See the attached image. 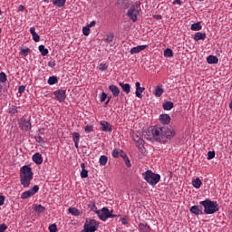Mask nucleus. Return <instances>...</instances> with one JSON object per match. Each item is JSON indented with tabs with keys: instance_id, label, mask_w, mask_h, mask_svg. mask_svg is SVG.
Wrapping results in <instances>:
<instances>
[{
	"instance_id": "f03ea898",
	"label": "nucleus",
	"mask_w": 232,
	"mask_h": 232,
	"mask_svg": "<svg viewBox=\"0 0 232 232\" xmlns=\"http://www.w3.org/2000/svg\"><path fill=\"white\" fill-rule=\"evenodd\" d=\"M145 139H147V140H156L157 142H161L160 127H149L145 131Z\"/></svg>"
},
{
	"instance_id": "9b49d317",
	"label": "nucleus",
	"mask_w": 232,
	"mask_h": 232,
	"mask_svg": "<svg viewBox=\"0 0 232 232\" xmlns=\"http://www.w3.org/2000/svg\"><path fill=\"white\" fill-rule=\"evenodd\" d=\"M54 97L59 101V102H64L66 99V91H64V90L55 91Z\"/></svg>"
},
{
	"instance_id": "4be33fe9",
	"label": "nucleus",
	"mask_w": 232,
	"mask_h": 232,
	"mask_svg": "<svg viewBox=\"0 0 232 232\" xmlns=\"http://www.w3.org/2000/svg\"><path fill=\"white\" fill-rule=\"evenodd\" d=\"M190 213L193 215H202V210H200V208L198 206H192L189 209Z\"/></svg>"
},
{
	"instance_id": "f3484780",
	"label": "nucleus",
	"mask_w": 232,
	"mask_h": 232,
	"mask_svg": "<svg viewBox=\"0 0 232 232\" xmlns=\"http://www.w3.org/2000/svg\"><path fill=\"white\" fill-rule=\"evenodd\" d=\"M33 162L38 165L43 164V156L41 155V153L36 152L33 155Z\"/></svg>"
},
{
	"instance_id": "393cba45",
	"label": "nucleus",
	"mask_w": 232,
	"mask_h": 232,
	"mask_svg": "<svg viewBox=\"0 0 232 232\" xmlns=\"http://www.w3.org/2000/svg\"><path fill=\"white\" fill-rule=\"evenodd\" d=\"M53 5L55 6H58L59 8H62V6H64L66 5V0H52Z\"/></svg>"
},
{
	"instance_id": "864d4df0",
	"label": "nucleus",
	"mask_w": 232,
	"mask_h": 232,
	"mask_svg": "<svg viewBox=\"0 0 232 232\" xmlns=\"http://www.w3.org/2000/svg\"><path fill=\"white\" fill-rule=\"evenodd\" d=\"M24 90H26V87L24 85H21L18 88V93H24Z\"/></svg>"
},
{
	"instance_id": "a18cd8bd",
	"label": "nucleus",
	"mask_w": 232,
	"mask_h": 232,
	"mask_svg": "<svg viewBox=\"0 0 232 232\" xmlns=\"http://www.w3.org/2000/svg\"><path fill=\"white\" fill-rule=\"evenodd\" d=\"M49 231L50 232H57V225H55V224L50 225Z\"/></svg>"
},
{
	"instance_id": "6ab92c4d",
	"label": "nucleus",
	"mask_w": 232,
	"mask_h": 232,
	"mask_svg": "<svg viewBox=\"0 0 232 232\" xmlns=\"http://www.w3.org/2000/svg\"><path fill=\"white\" fill-rule=\"evenodd\" d=\"M81 139V134H79V132H73L72 133V140H73V142H74V146L75 148H79V140Z\"/></svg>"
},
{
	"instance_id": "4c0bfd02",
	"label": "nucleus",
	"mask_w": 232,
	"mask_h": 232,
	"mask_svg": "<svg viewBox=\"0 0 232 232\" xmlns=\"http://www.w3.org/2000/svg\"><path fill=\"white\" fill-rule=\"evenodd\" d=\"M173 56V50L167 48L164 51V57H172Z\"/></svg>"
},
{
	"instance_id": "bb28decb",
	"label": "nucleus",
	"mask_w": 232,
	"mask_h": 232,
	"mask_svg": "<svg viewBox=\"0 0 232 232\" xmlns=\"http://www.w3.org/2000/svg\"><path fill=\"white\" fill-rule=\"evenodd\" d=\"M192 185L196 188V189H200V186H202V180L197 178L192 180Z\"/></svg>"
},
{
	"instance_id": "5fc2aeb1",
	"label": "nucleus",
	"mask_w": 232,
	"mask_h": 232,
	"mask_svg": "<svg viewBox=\"0 0 232 232\" xmlns=\"http://www.w3.org/2000/svg\"><path fill=\"white\" fill-rule=\"evenodd\" d=\"M18 111L17 108H13L9 111V113H11V115H15Z\"/></svg>"
},
{
	"instance_id": "2eb2a0df",
	"label": "nucleus",
	"mask_w": 232,
	"mask_h": 232,
	"mask_svg": "<svg viewBox=\"0 0 232 232\" xmlns=\"http://www.w3.org/2000/svg\"><path fill=\"white\" fill-rule=\"evenodd\" d=\"M110 92H111L113 97H119L121 90L116 85L112 84L109 86Z\"/></svg>"
},
{
	"instance_id": "c85d7f7f",
	"label": "nucleus",
	"mask_w": 232,
	"mask_h": 232,
	"mask_svg": "<svg viewBox=\"0 0 232 232\" xmlns=\"http://www.w3.org/2000/svg\"><path fill=\"white\" fill-rule=\"evenodd\" d=\"M100 166H106L108 164V157L106 155H102L99 160Z\"/></svg>"
},
{
	"instance_id": "412c9836",
	"label": "nucleus",
	"mask_w": 232,
	"mask_h": 232,
	"mask_svg": "<svg viewBox=\"0 0 232 232\" xmlns=\"http://www.w3.org/2000/svg\"><path fill=\"white\" fill-rule=\"evenodd\" d=\"M119 84L121 90H123V92H125L127 94L130 93V92H131V85H130L129 83L120 82Z\"/></svg>"
},
{
	"instance_id": "cd10ccee",
	"label": "nucleus",
	"mask_w": 232,
	"mask_h": 232,
	"mask_svg": "<svg viewBox=\"0 0 232 232\" xmlns=\"http://www.w3.org/2000/svg\"><path fill=\"white\" fill-rule=\"evenodd\" d=\"M69 213H71V215H73L74 217L81 216V210L75 208H69Z\"/></svg>"
},
{
	"instance_id": "2f4dec72",
	"label": "nucleus",
	"mask_w": 232,
	"mask_h": 232,
	"mask_svg": "<svg viewBox=\"0 0 232 232\" xmlns=\"http://www.w3.org/2000/svg\"><path fill=\"white\" fill-rule=\"evenodd\" d=\"M144 90H146V88L144 87H140L138 89H136V97H138V99H142V93L144 92Z\"/></svg>"
},
{
	"instance_id": "39448f33",
	"label": "nucleus",
	"mask_w": 232,
	"mask_h": 232,
	"mask_svg": "<svg viewBox=\"0 0 232 232\" xmlns=\"http://www.w3.org/2000/svg\"><path fill=\"white\" fill-rule=\"evenodd\" d=\"M161 142L162 140H171L175 137V130L172 128L167 126L160 127Z\"/></svg>"
},
{
	"instance_id": "dca6fc26",
	"label": "nucleus",
	"mask_w": 232,
	"mask_h": 232,
	"mask_svg": "<svg viewBox=\"0 0 232 232\" xmlns=\"http://www.w3.org/2000/svg\"><path fill=\"white\" fill-rule=\"evenodd\" d=\"M146 48H148V45H138L130 49V53L131 55H133L134 53H139L140 52L146 50Z\"/></svg>"
},
{
	"instance_id": "ddd939ff",
	"label": "nucleus",
	"mask_w": 232,
	"mask_h": 232,
	"mask_svg": "<svg viewBox=\"0 0 232 232\" xmlns=\"http://www.w3.org/2000/svg\"><path fill=\"white\" fill-rule=\"evenodd\" d=\"M34 139L36 142H43V144H44V142H46V140H44V129H40Z\"/></svg>"
},
{
	"instance_id": "4d7b16f0",
	"label": "nucleus",
	"mask_w": 232,
	"mask_h": 232,
	"mask_svg": "<svg viewBox=\"0 0 232 232\" xmlns=\"http://www.w3.org/2000/svg\"><path fill=\"white\" fill-rule=\"evenodd\" d=\"M113 213V210H111V212H110V217H109V218H116V217H121V215H115V214H112Z\"/></svg>"
},
{
	"instance_id": "c756f323",
	"label": "nucleus",
	"mask_w": 232,
	"mask_h": 232,
	"mask_svg": "<svg viewBox=\"0 0 232 232\" xmlns=\"http://www.w3.org/2000/svg\"><path fill=\"white\" fill-rule=\"evenodd\" d=\"M34 209L36 211V213H44V211H46V208L43 207L42 205H34Z\"/></svg>"
},
{
	"instance_id": "7ed1b4c3",
	"label": "nucleus",
	"mask_w": 232,
	"mask_h": 232,
	"mask_svg": "<svg viewBox=\"0 0 232 232\" xmlns=\"http://www.w3.org/2000/svg\"><path fill=\"white\" fill-rule=\"evenodd\" d=\"M201 206L204 208V213L206 215H213L218 211V203L217 201H211L210 199H206L200 202Z\"/></svg>"
},
{
	"instance_id": "9d476101",
	"label": "nucleus",
	"mask_w": 232,
	"mask_h": 232,
	"mask_svg": "<svg viewBox=\"0 0 232 232\" xmlns=\"http://www.w3.org/2000/svg\"><path fill=\"white\" fill-rule=\"evenodd\" d=\"M110 213L111 211L110 209H108V208H102V210L97 211L99 218L102 219L103 222H106V220L110 218Z\"/></svg>"
},
{
	"instance_id": "f257e3e1",
	"label": "nucleus",
	"mask_w": 232,
	"mask_h": 232,
	"mask_svg": "<svg viewBox=\"0 0 232 232\" xmlns=\"http://www.w3.org/2000/svg\"><path fill=\"white\" fill-rule=\"evenodd\" d=\"M34 179L32 168L24 165L20 169V183L24 188H30V182Z\"/></svg>"
},
{
	"instance_id": "6e6552de",
	"label": "nucleus",
	"mask_w": 232,
	"mask_h": 232,
	"mask_svg": "<svg viewBox=\"0 0 232 232\" xmlns=\"http://www.w3.org/2000/svg\"><path fill=\"white\" fill-rule=\"evenodd\" d=\"M19 128L24 130V131H28L32 130V122H30V118L22 117L18 121Z\"/></svg>"
},
{
	"instance_id": "de8ad7c7",
	"label": "nucleus",
	"mask_w": 232,
	"mask_h": 232,
	"mask_svg": "<svg viewBox=\"0 0 232 232\" xmlns=\"http://www.w3.org/2000/svg\"><path fill=\"white\" fill-rule=\"evenodd\" d=\"M211 159H215V151L208 152V160H211Z\"/></svg>"
},
{
	"instance_id": "e2e57ef3",
	"label": "nucleus",
	"mask_w": 232,
	"mask_h": 232,
	"mask_svg": "<svg viewBox=\"0 0 232 232\" xmlns=\"http://www.w3.org/2000/svg\"><path fill=\"white\" fill-rule=\"evenodd\" d=\"M30 33L32 34V35H34L35 33V27H31L30 28Z\"/></svg>"
},
{
	"instance_id": "774afa93",
	"label": "nucleus",
	"mask_w": 232,
	"mask_h": 232,
	"mask_svg": "<svg viewBox=\"0 0 232 232\" xmlns=\"http://www.w3.org/2000/svg\"><path fill=\"white\" fill-rule=\"evenodd\" d=\"M174 3H176V5H182V1L180 0H175Z\"/></svg>"
},
{
	"instance_id": "f8f14e48",
	"label": "nucleus",
	"mask_w": 232,
	"mask_h": 232,
	"mask_svg": "<svg viewBox=\"0 0 232 232\" xmlns=\"http://www.w3.org/2000/svg\"><path fill=\"white\" fill-rule=\"evenodd\" d=\"M132 140L135 142V144L139 150H142V148H144V140H142V138H140V136L133 135Z\"/></svg>"
},
{
	"instance_id": "1a4fd4ad",
	"label": "nucleus",
	"mask_w": 232,
	"mask_h": 232,
	"mask_svg": "<svg viewBox=\"0 0 232 232\" xmlns=\"http://www.w3.org/2000/svg\"><path fill=\"white\" fill-rule=\"evenodd\" d=\"M37 191H39V186L35 185L31 189L22 193V195H21L22 200H26V198H30V197H34V195H35V193H37Z\"/></svg>"
},
{
	"instance_id": "79ce46f5",
	"label": "nucleus",
	"mask_w": 232,
	"mask_h": 232,
	"mask_svg": "<svg viewBox=\"0 0 232 232\" xmlns=\"http://www.w3.org/2000/svg\"><path fill=\"white\" fill-rule=\"evenodd\" d=\"M81 178L82 179H88V170L87 169H82Z\"/></svg>"
},
{
	"instance_id": "423d86ee",
	"label": "nucleus",
	"mask_w": 232,
	"mask_h": 232,
	"mask_svg": "<svg viewBox=\"0 0 232 232\" xmlns=\"http://www.w3.org/2000/svg\"><path fill=\"white\" fill-rule=\"evenodd\" d=\"M99 229V223L95 219L86 220L81 232H95Z\"/></svg>"
},
{
	"instance_id": "e433bc0d",
	"label": "nucleus",
	"mask_w": 232,
	"mask_h": 232,
	"mask_svg": "<svg viewBox=\"0 0 232 232\" xmlns=\"http://www.w3.org/2000/svg\"><path fill=\"white\" fill-rule=\"evenodd\" d=\"M89 208H91L92 211H93L97 215V211H99V210L97 209V206L95 205V202L91 201L89 203Z\"/></svg>"
},
{
	"instance_id": "8fccbe9b",
	"label": "nucleus",
	"mask_w": 232,
	"mask_h": 232,
	"mask_svg": "<svg viewBox=\"0 0 232 232\" xmlns=\"http://www.w3.org/2000/svg\"><path fill=\"white\" fill-rule=\"evenodd\" d=\"M7 229H8V227L6 226V224L3 223L0 225V232H5Z\"/></svg>"
},
{
	"instance_id": "aec40b11",
	"label": "nucleus",
	"mask_w": 232,
	"mask_h": 232,
	"mask_svg": "<svg viewBox=\"0 0 232 232\" xmlns=\"http://www.w3.org/2000/svg\"><path fill=\"white\" fill-rule=\"evenodd\" d=\"M206 39V33L198 32L194 35V41H204Z\"/></svg>"
},
{
	"instance_id": "a19ab883",
	"label": "nucleus",
	"mask_w": 232,
	"mask_h": 232,
	"mask_svg": "<svg viewBox=\"0 0 232 232\" xmlns=\"http://www.w3.org/2000/svg\"><path fill=\"white\" fill-rule=\"evenodd\" d=\"M82 34H83V35H90V26H84L83 28H82Z\"/></svg>"
},
{
	"instance_id": "37998d69",
	"label": "nucleus",
	"mask_w": 232,
	"mask_h": 232,
	"mask_svg": "<svg viewBox=\"0 0 232 232\" xmlns=\"http://www.w3.org/2000/svg\"><path fill=\"white\" fill-rule=\"evenodd\" d=\"M21 53L22 55H24V57H26V55H28V53H30V49L29 48H23L21 49Z\"/></svg>"
},
{
	"instance_id": "7c9ffc66",
	"label": "nucleus",
	"mask_w": 232,
	"mask_h": 232,
	"mask_svg": "<svg viewBox=\"0 0 232 232\" xmlns=\"http://www.w3.org/2000/svg\"><path fill=\"white\" fill-rule=\"evenodd\" d=\"M57 82H59V80L57 79V76L49 77L48 84H50V86H53V84H57Z\"/></svg>"
},
{
	"instance_id": "c03bdc74",
	"label": "nucleus",
	"mask_w": 232,
	"mask_h": 232,
	"mask_svg": "<svg viewBox=\"0 0 232 232\" xmlns=\"http://www.w3.org/2000/svg\"><path fill=\"white\" fill-rule=\"evenodd\" d=\"M92 131H93V125H86L85 132L86 133H92Z\"/></svg>"
},
{
	"instance_id": "0e129e2a",
	"label": "nucleus",
	"mask_w": 232,
	"mask_h": 232,
	"mask_svg": "<svg viewBox=\"0 0 232 232\" xmlns=\"http://www.w3.org/2000/svg\"><path fill=\"white\" fill-rule=\"evenodd\" d=\"M121 224H123L125 226V224H128V221L126 220L125 218H121Z\"/></svg>"
},
{
	"instance_id": "6e6d98bb",
	"label": "nucleus",
	"mask_w": 232,
	"mask_h": 232,
	"mask_svg": "<svg viewBox=\"0 0 232 232\" xmlns=\"http://www.w3.org/2000/svg\"><path fill=\"white\" fill-rule=\"evenodd\" d=\"M120 157H121V159H123V160H124L126 159V157H128V155H126V153L124 151L120 150Z\"/></svg>"
},
{
	"instance_id": "f704fd0d",
	"label": "nucleus",
	"mask_w": 232,
	"mask_h": 232,
	"mask_svg": "<svg viewBox=\"0 0 232 232\" xmlns=\"http://www.w3.org/2000/svg\"><path fill=\"white\" fill-rule=\"evenodd\" d=\"M160 122L161 124H169L171 122V117H160Z\"/></svg>"
},
{
	"instance_id": "13d9d810",
	"label": "nucleus",
	"mask_w": 232,
	"mask_h": 232,
	"mask_svg": "<svg viewBox=\"0 0 232 232\" xmlns=\"http://www.w3.org/2000/svg\"><path fill=\"white\" fill-rule=\"evenodd\" d=\"M5 205V196H0V206Z\"/></svg>"
},
{
	"instance_id": "4468645a",
	"label": "nucleus",
	"mask_w": 232,
	"mask_h": 232,
	"mask_svg": "<svg viewBox=\"0 0 232 232\" xmlns=\"http://www.w3.org/2000/svg\"><path fill=\"white\" fill-rule=\"evenodd\" d=\"M101 126H102V131H105V132H111L113 131V129L111 128V125L108 122V121H101Z\"/></svg>"
},
{
	"instance_id": "a878e982",
	"label": "nucleus",
	"mask_w": 232,
	"mask_h": 232,
	"mask_svg": "<svg viewBox=\"0 0 232 232\" xmlns=\"http://www.w3.org/2000/svg\"><path fill=\"white\" fill-rule=\"evenodd\" d=\"M190 28L193 32H198V30H202V25L200 24V22H198L192 24Z\"/></svg>"
},
{
	"instance_id": "09e8293b",
	"label": "nucleus",
	"mask_w": 232,
	"mask_h": 232,
	"mask_svg": "<svg viewBox=\"0 0 232 232\" xmlns=\"http://www.w3.org/2000/svg\"><path fill=\"white\" fill-rule=\"evenodd\" d=\"M33 39H34V43H39V41H41V36H39V34H37V33H36V34H33Z\"/></svg>"
},
{
	"instance_id": "a211bd4d",
	"label": "nucleus",
	"mask_w": 232,
	"mask_h": 232,
	"mask_svg": "<svg viewBox=\"0 0 232 232\" xmlns=\"http://www.w3.org/2000/svg\"><path fill=\"white\" fill-rule=\"evenodd\" d=\"M139 229H140V231H143V232H150L151 231V227H150V225H148L146 223L145 224L140 223Z\"/></svg>"
},
{
	"instance_id": "603ef678",
	"label": "nucleus",
	"mask_w": 232,
	"mask_h": 232,
	"mask_svg": "<svg viewBox=\"0 0 232 232\" xmlns=\"http://www.w3.org/2000/svg\"><path fill=\"white\" fill-rule=\"evenodd\" d=\"M123 160H125L127 168H131V163L130 162V158H128V156H125V159Z\"/></svg>"
},
{
	"instance_id": "20e7f679",
	"label": "nucleus",
	"mask_w": 232,
	"mask_h": 232,
	"mask_svg": "<svg viewBox=\"0 0 232 232\" xmlns=\"http://www.w3.org/2000/svg\"><path fill=\"white\" fill-rule=\"evenodd\" d=\"M142 176L144 177V180H146L150 186H157V184L160 182V175L156 174L151 170L145 171Z\"/></svg>"
},
{
	"instance_id": "49530a36",
	"label": "nucleus",
	"mask_w": 232,
	"mask_h": 232,
	"mask_svg": "<svg viewBox=\"0 0 232 232\" xmlns=\"http://www.w3.org/2000/svg\"><path fill=\"white\" fill-rule=\"evenodd\" d=\"M107 98H108V94H106V92H102L101 98H100L101 102H104V101H106Z\"/></svg>"
},
{
	"instance_id": "3c124183",
	"label": "nucleus",
	"mask_w": 232,
	"mask_h": 232,
	"mask_svg": "<svg viewBox=\"0 0 232 232\" xmlns=\"http://www.w3.org/2000/svg\"><path fill=\"white\" fill-rule=\"evenodd\" d=\"M99 68L102 72H104L108 70V65L106 63H101Z\"/></svg>"
},
{
	"instance_id": "680f3d73",
	"label": "nucleus",
	"mask_w": 232,
	"mask_h": 232,
	"mask_svg": "<svg viewBox=\"0 0 232 232\" xmlns=\"http://www.w3.org/2000/svg\"><path fill=\"white\" fill-rule=\"evenodd\" d=\"M95 24H97V22L92 21V22H91L90 24L87 25V26H89V28H92V26H95Z\"/></svg>"
},
{
	"instance_id": "5701e85b",
	"label": "nucleus",
	"mask_w": 232,
	"mask_h": 232,
	"mask_svg": "<svg viewBox=\"0 0 232 232\" xmlns=\"http://www.w3.org/2000/svg\"><path fill=\"white\" fill-rule=\"evenodd\" d=\"M207 63H208V64H218V58L215 55H209L207 58Z\"/></svg>"
},
{
	"instance_id": "b1692460",
	"label": "nucleus",
	"mask_w": 232,
	"mask_h": 232,
	"mask_svg": "<svg viewBox=\"0 0 232 232\" xmlns=\"http://www.w3.org/2000/svg\"><path fill=\"white\" fill-rule=\"evenodd\" d=\"M162 93H164V89L160 86H156L154 95L155 97H161Z\"/></svg>"
},
{
	"instance_id": "c9c22d12",
	"label": "nucleus",
	"mask_w": 232,
	"mask_h": 232,
	"mask_svg": "<svg viewBox=\"0 0 232 232\" xmlns=\"http://www.w3.org/2000/svg\"><path fill=\"white\" fill-rule=\"evenodd\" d=\"M39 52L42 53L43 56H45L48 53V49L44 47V45H39L38 47Z\"/></svg>"
},
{
	"instance_id": "0eeeda50",
	"label": "nucleus",
	"mask_w": 232,
	"mask_h": 232,
	"mask_svg": "<svg viewBox=\"0 0 232 232\" xmlns=\"http://www.w3.org/2000/svg\"><path fill=\"white\" fill-rule=\"evenodd\" d=\"M139 8H140V2H137L136 6L131 5L128 10V17H130L133 23L137 21V14H139Z\"/></svg>"
},
{
	"instance_id": "72a5a7b5",
	"label": "nucleus",
	"mask_w": 232,
	"mask_h": 232,
	"mask_svg": "<svg viewBox=\"0 0 232 232\" xmlns=\"http://www.w3.org/2000/svg\"><path fill=\"white\" fill-rule=\"evenodd\" d=\"M113 39H115V35L113 34V33H110V34L105 35V42L106 43H112Z\"/></svg>"
},
{
	"instance_id": "58836bf2",
	"label": "nucleus",
	"mask_w": 232,
	"mask_h": 232,
	"mask_svg": "<svg viewBox=\"0 0 232 232\" xmlns=\"http://www.w3.org/2000/svg\"><path fill=\"white\" fill-rule=\"evenodd\" d=\"M120 156H121V150L117 149L112 150V157H114V159H119Z\"/></svg>"
},
{
	"instance_id": "338daca9",
	"label": "nucleus",
	"mask_w": 232,
	"mask_h": 232,
	"mask_svg": "<svg viewBox=\"0 0 232 232\" xmlns=\"http://www.w3.org/2000/svg\"><path fill=\"white\" fill-rule=\"evenodd\" d=\"M135 86H136V90H138L139 88H140V82H137L135 83Z\"/></svg>"
},
{
	"instance_id": "69168bd1",
	"label": "nucleus",
	"mask_w": 232,
	"mask_h": 232,
	"mask_svg": "<svg viewBox=\"0 0 232 232\" xmlns=\"http://www.w3.org/2000/svg\"><path fill=\"white\" fill-rule=\"evenodd\" d=\"M18 11H19V12H24V6L19 5Z\"/></svg>"
},
{
	"instance_id": "052dcab7",
	"label": "nucleus",
	"mask_w": 232,
	"mask_h": 232,
	"mask_svg": "<svg viewBox=\"0 0 232 232\" xmlns=\"http://www.w3.org/2000/svg\"><path fill=\"white\" fill-rule=\"evenodd\" d=\"M153 17H154V19H158V20L162 19V15H160V14H154Z\"/></svg>"
},
{
	"instance_id": "bf43d9fd",
	"label": "nucleus",
	"mask_w": 232,
	"mask_h": 232,
	"mask_svg": "<svg viewBox=\"0 0 232 232\" xmlns=\"http://www.w3.org/2000/svg\"><path fill=\"white\" fill-rule=\"evenodd\" d=\"M48 66H50V68H53L55 66V62L50 61L48 63Z\"/></svg>"
},
{
	"instance_id": "ea45409f",
	"label": "nucleus",
	"mask_w": 232,
	"mask_h": 232,
	"mask_svg": "<svg viewBox=\"0 0 232 232\" xmlns=\"http://www.w3.org/2000/svg\"><path fill=\"white\" fill-rule=\"evenodd\" d=\"M6 74L5 72H0V82H6Z\"/></svg>"
},
{
	"instance_id": "473e14b6",
	"label": "nucleus",
	"mask_w": 232,
	"mask_h": 232,
	"mask_svg": "<svg viewBox=\"0 0 232 232\" xmlns=\"http://www.w3.org/2000/svg\"><path fill=\"white\" fill-rule=\"evenodd\" d=\"M173 106L174 104L172 102H165L163 103V109L167 111L172 110Z\"/></svg>"
}]
</instances>
